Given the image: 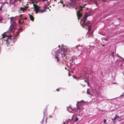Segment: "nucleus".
<instances>
[{
  "label": "nucleus",
  "instance_id": "f257e3e1",
  "mask_svg": "<svg viewBox=\"0 0 124 124\" xmlns=\"http://www.w3.org/2000/svg\"><path fill=\"white\" fill-rule=\"evenodd\" d=\"M60 53L61 54L62 57L63 58L64 57H65L66 52L62 49H59L57 51L54 52V54L53 53V54L55 56V57H57L59 56V54Z\"/></svg>",
  "mask_w": 124,
  "mask_h": 124
},
{
  "label": "nucleus",
  "instance_id": "f03ea898",
  "mask_svg": "<svg viewBox=\"0 0 124 124\" xmlns=\"http://www.w3.org/2000/svg\"><path fill=\"white\" fill-rule=\"evenodd\" d=\"M85 8V7L84 6H79L78 7V10L77 11V15L78 20L82 17V14L81 13L83 8Z\"/></svg>",
  "mask_w": 124,
  "mask_h": 124
},
{
  "label": "nucleus",
  "instance_id": "7ed1b4c3",
  "mask_svg": "<svg viewBox=\"0 0 124 124\" xmlns=\"http://www.w3.org/2000/svg\"><path fill=\"white\" fill-rule=\"evenodd\" d=\"M87 18V16L86 17H83V19H82L81 20L80 23L83 27H84V25L89 26L90 25V24H91V23H90V22L89 21H87L86 23H85Z\"/></svg>",
  "mask_w": 124,
  "mask_h": 124
},
{
  "label": "nucleus",
  "instance_id": "20e7f679",
  "mask_svg": "<svg viewBox=\"0 0 124 124\" xmlns=\"http://www.w3.org/2000/svg\"><path fill=\"white\" fill-rule=\"evenodd\" d=\"M84 101L82 100L81 101H78L77 102L76 106L77 108L76 109L79 110L80 111L84 109V108L82 107L83 105Z\"/></svg>",
  "mask_w": 124,
  "mask_h": 124
},
{
  "label": "nucleus",
  "instance_id": "39448f33",
  "mask_svg": "<svg viewBox=\"0 0 124 124\" xmlns=\"http://www.w3.org/2000/svg\"><path fill=\"white\" fill-rule=\"evenodd\" d=\"M33 5L34 8L35 9V10L36 11L35 12L36 13H37L39 12L42 13L45 11V10H41L40 7L37 5L35 4H33Z\"/></svg>",
  "mask_w": 124,
  "mask_h": 124
},
{
  "label": "nucleus",
  "instance_id": "423d86ee",
  "mask_svg": "<svg viewBox=\"0 0 124 124\" xmlns=\"http://www.w3.org/2000/svg\"><path fill=\"white\" fill-rule=\"evenodd\" d=\"M16 24H14V23L12 24L8 30L7 31L8 33L14 32L15 30L16 29Z\"/></svg>",
  "mask_w": 124,
  "mask_h": 124
},
{
  "label": "nucleus",
  "instance_id": "0eeeda50",
  "mask_svg": "<svg viewBox=\"0 0 124 124\" xmlns=\"http://www.w3.org/2000/svg\"><path fill=\"white\" fill-rule=\"evenodd\" d=\"M13 39H12L10 37H8L6 39L7 43L8 44H10L12 41H13Z\"/></svg>",
  "mask_w": 124,
  "mask_h": 124
},
{
  "label": "nucleus",
  "instance_id": "6e6552de",
  "mask_svg": "<svg viewBox=\"0 0 124 124\" xmlns=\"http://www.w3.org/2000/svg\"><path fill=\"white\" fill-rule=\"evenodd\" d=\"M15 19L14 17H12L10 18V22L12 24L15 23L16 24V23L15 21Z\"/></svg>",
  "mask_w": 124,
  "mask_h": 124
},
{
  "label": "nucleus",
  "instance_id": "1a4fd4ad",
  "mask_svg": "<svg viewBox=\"0 0 124 124\" xmlns=\"http://www.w3.org/2000/svg\"><path fill=\"white\" fill-rule=\"evenodd\" d=\"M23 19H22V18H21L18 21V23L21 25L23 24H24V22L23 21Z\"/></svg>",
  "mask_w": 124,
  "mask_h": 124
},
{
  "label": "nucleus",
  "instance_id": "9d476101",
  "mask_svg": "<svg viewBox=\"0 0 124 124\" xmlns=\"http://www.w3.org/2000/svg\"><path fill=\"white\" fill-rule=\"evenodd\" d=\"M29 16L30 20L32 21H33L34 19V17L32 15H31L30 14H29Z\"/></svg>",
  "mask_w": 124,
  "mask_h": 124
},
{
  "label": "nucleus",
  "instance_id": "9b49d317",
  "mask_svg": "<svg viewBox=\"0 0 124 124\" xmlns=\"http://www.w3.org/2000/svg\"><path fill=\"white\" fill-rule=\"evenodd\" d=\"M22 30V28H20L19 29L18 31L16 32V34L15 35H16V37H17L19 33V31Z\"/></svg>",
  "mask_w": 124,
  "mask_h": 124
},
{
  "label": "nucleus",
  "instance_id": "f8f14e48",
  "mask_svg": "<svg viewBox=\"0 0 124 124\" xmlns=\"http://www.w3.org/2000/svg\"><path fill=\"white\" fill-rule=\"evenodd\" d=\"M27 8V7H25V8H23L22 7H21L20 8V10H22L23 11V12H24V11L26 10V9Z\"/></svg>",
  "mask_w": 124,
  "mask_h": 124
},
{
  "label": "nucleus",
  "instance_id": "ddd939ff",
  "mask_svg": "<svg viewBox=\"0 0 124 124\" xmlns=\"http://www.w3.org/2000/svg\"><path fill=\"white\" fill-rule=\"evenodd\" d=\"M99 1H100V0H98ZM98 0H89V1L90 2H95V3L96 4L97 3V1Z\"/></svg>",
  "mask_w": 124,
  "mask_h": 124
},
{
  "label": "nucleus",
  "instance_id": "4468645a",
  "mask_svg": "<svg viewBox=\"0 0 124 124\" xmlns=\"http://www.w3.org/2000/svg\"><path fill=\"white\" fill-rule=\"evenodd\" d=\"M17 0H10V1L11 4H13L15 3Z\"/></svg>",
  "mask_w": 124,
  "mask_h": 124
},
{
  "label": "nucleus",
  "instance_id": "2eb2a0df",
  "mask_svg": "<svg viewBox=\"0 0 124 124\" xmlns=\"http://www.w3.org/2000/svg\"><path fill=\"white\" fill-rule=\"evenodd\" d=\"M90 15H91V14H90L89 13V12H88V13L85 14V15L83 17H86L87 16V17L90 16Z\"/></svg>",
  "mask_w": 124,
  "mask_h": 124
},
{
  "label": "nucleus",
  "instance_id": "dca6fc26",
  "mask_svg": "<svg viewBox=\"0 0 124 124\" xmlns=\"http://www.w3.org/2000/svg\"><path fill=\"white\" fill-rule=\"evenodd\" d=\"M91 24L90 25H89L88 27V33H89L90 32V30H91Z\"/></svg>",
  "mask_w": 124,
  "mask_h": 124
},
{
  "label": "nucleus",
  "instance_id": "f3484780",
  "mask_svg": "<svg viewBox=\"0 0 124 124\" xmlns=\"http://www.w3.org/2000/svg\"><path fill=\"white\" fill-rule=\"evenodd\" d=\"M93 33V32H92L90 31L89 33H88V32L87 33V35L88 34H89V36L88 37H89L91 36V35Z\"/></svg>",
  "mask_w": 124,
  "mask_h": 124
},
{
  "label": "nucleus",
  "instance_id": "a211bd4d",
  "mask_svg": "<svg viewBox=\"0 0 124 124\" xmlns=\"http://www.w3.org/2000/svg\"><path fill=\"white\" fill-rule=\"evenodd\" d=\"M110 1H116V0H109ZM109 1V0H101V1H103L104 2H108Z\"/></svg>",
  "mask_w": 124,
  "mask_h": 124
},
{
  "label": "nucleus",
  "instance_id": "6ab92c4d",
  "mask_svg": "<svg viewBox=\"0 0 124 124\" xmlns=\"http://www.w3.org/2000/svg\"><path fill=\"white\" fill-rule=\"evenodd\" d=\"M55 58L56 59L57 61V62H58L60 61V59L58 57H55Z\"/></svg>",
  "mask_w": 124,
  "mask_h": 124
},
{
  "label": "nucleus",
  "instance_id": "aec40b11",
  "mask_svg": "<svg viewBox=\"0 0 124 124\" xmlns=\"http://www.w3.org/2000/svg\"><path fill=\"white\" fill-rule=\"evenodd\" d=\"M117 119V117H116L115 116L114 117V118H112L111 119L112 120L113 122H114Z\"/></svg>",
  "mask_w": 124,
  "mask_h": 124
},
{
  "label": "nucleus",
  "instance_id": "412c9836",
  "mask_svg": "<svg viewBox=\"0 0 124 124\" xmlns=\"http://www.w3.org/2000/svg\"><path fill=\"white\" fill-rule=\"evenodd\" d=\"M114 52H112L111 54H110V55H111L113 57L114 56Z\"/></svg>",
  "mask_w": 124,
  "mask_h": 124
},
{
  "label": "nucleus",
  "instance_id": "4be33fe9",
  "mask_svg": "<svg viewBox=\"0 0 124 124\" xmlns=\"http://www.w3.org/2000/svg\"><path fill=\"white\" fill-rule=\"evenodd\" d=\"M84 82H87V84H88V86H89V82L88 81V80L87 81V80L86 79H85V81H84Z\"/></svg>",
  "mask_w": 124,
  "mask_h": 124
},
{
  "label": "nucleus",
  "instance_id": "5701e85b",
  "mask_svg": "<svg viewBox=\"0 0 124 124\" xmlns=\"http://www.w3.org/2000/svg\"><path fill=\"white\" fill-rule=\"evenodd\" d=\"M4 4H3V5H2L0 6V11L2 10V8L3 7V5H4Z\"/></svg>",
  "mask_w": 124,
  "mask_h": 124
},
{
  "label": "nucleus",
  "instance_id": "b1692460",
  "mask_svg": "<svg viewBox=\"0 0 124 124\" xmlns=\"http://www.w3.org/2000/svg\"><path fill=\"white\" fill-rule=\"evenodd\" d=\"M108 37H107L106 38H105L104 39V40H106V41H108Z\"/></svg>",
  "mask_w": 124,
  "mask_h": 124
},
{
  "label": "nucleus",
  "instance_id": "393cba45",
  "mask_svg": "<svg viewBox=\"0 0 124 124\" xmlns=\"http://www.w3.org/2000/svg\"><path fill=\"white\" fill-rule=\"evenodd\" d=\"M78 120V118L77 117L75 118V122H76Z\"/></svg>",
  "mask_w": 124,
  "mask_h": 124
},
{
  "label": "nucleus",
  "instance_id": "a878e982",
  "mask_svg": "<svg viewBox=\"0 0 124 124\" xmlns=\"http://www.w3.org/2000/svg\"><path fill=\"white\" fill-rule=\"evenodd\" d=\"M106 119H104V121H103L104 123L107 124V123L106 122Z\"/></svg>",
  "mask_w": 124,
  "mask_h": 124
},
{
  "label": "nucleus",
  "instance_id": "bb28decb",
  "mask_svg": "<svg viewBox=\"0 0 124 124\" xmlns=\"http://www.w3.org/2000/svg\"><path fill=\"white\" fill-rule=\"evenodd\" d=\"M123 96H124V92L120 96V97H123Z\"/></svg>",
  "mask_w": 124,
  "mask_h": 124
},
{
  "label": "nucleus",
  "instance_id": "cd10ccee",
  "mask_svg": "<svg viewBox=\"0 0 124 124\" xmlns=\"http://www.w3.org/2000/svg\"><path fill=\"white\" fill-rule=\"evenodd\" d=\"M74 60V56H72V61Z\"/></svg>",
  "mask_w": 124,
  "mask_h": 124
},
{
  "label": "nucleus",
  "instance_id": "c85d7f7f",
  "mask_svg": "<svg viewBox=\"0 0 124 124\" xmlns=\"http://www.w3.org/2000/svg\"><path fill=\"white\" fill-rule=\"evenodd\" d=\"M61 88H58V89H56V91L57 92L58 91H59V89Z\"/></svg>",
  "mask_w": 124,
  "mask_h": 124
},
{
  "label": "nucleus",
  "instance_id": "c756f323",
  "mask_svg": "<svg viewBox=\"0 0 124 124\" xmlns=\"http://www.w3.org/2000/svg\"><path fill=\"white\" fill-rule=\"evenodd\" d=\"M87 93L88 94H89V95H90V93H89V92H88V90H87Z\"/></svg>",
  "mask_w": 124,
  "mask_h": 124
},
{
  "label": "nucleus",
  "instance_id": "7c9ffc66",
  "mask_svg": "<svg viewBox=\"0 0 124 124\" xmlns=\"http://www.w3.org/2000/svg\"><path fill=\"white\" fill-rule=\"evenodd\" d=\"M2 20V18L1 17H0V22Z\"/></svg>",
  "mask_w": 124,
  "mask_h": 124
},
{
  "label": "nucleus",
  "instance_id": "2f4dec72",
  "mask_svg": "<svg viewBox=\"0 0 124 124\" xmlns=\"http://www.w3.org/2000/svg\"><path fill=\"white\" fill-rule=\"evenodd\" d=\"M60 3H61L63 4V1H60Z\"/></svg>",
  "mask_w": 124,
  "mask_h": 124
},
{
  "label": "nucleus",
  "instance_id": "473e14b6",
  "mask_svg": "<svg viewBox=\"0 0 124 124\" xmlns=\"http://www.w3.org/2000/svg\"><path fill=\"white\" fill-rule=\"evenodd\" d=\"M115 116L116 117H117V118H118L119 117V116H117L116 115Z\"/></svg>",
  "mask_w": 124,
  "mask_h": 124
},
{
  "label": "nucleus",
  "instance_id": "72a5a7b5",
  "mask_svg": "<svg viewBox=\"0 0 124 124\" xmlns=\"http://www.w3.org/2000/svg\"><path fill=\"white\" fill-rule=\"evenodd\" d=\"M71 74H70V73H69V76H71Z\"/></svg>",
  "mask_w": 124,
  "mask_h": 124
},
{
  "label": "nucleus",
  "instance_id": "f704fd0d",
  "mask_svg": "<svg viewBox=\"0 0 124 124\" xmlns=\"http://www.w3.org/2000/svg\"><path fill=\"white\" fill-rule=\"evenodd\" d=\"M73 117H72V118H71V119L70 120V119H69V120H73Z\"/></svg>",
  "mask_w": 124,
  "mask_h": 124
},
{
  "label": "nucleus",
  "instance_id": "c9c22d12",
  "mask_svg": "<svg viewBox=\"0 0 124 124\" xmlns=\"http://www.w3.org/2000/svg\"><path fill=\"white\" fill-rule=\"evenodd\" d=\"M78 9V8L77 7H75V9L76 10H77Z\"/></svg>",
  "mask_w": 124,
  "mask_h": 124
},
{
  "label": "nucleus",
  "instance_id": "e433bc0d",
  "mask_svg": "<svg viewBox=\"0 0 124 124\" xmlns=\"http://www.w3.org/2000/svg\"><path fill=\"white\" fill-rule=\"evenodd\" d=\"M73 78L75 79L76 78V77L74 76Z\"/></svg>",
  "mask_w": 124,
  "mask_h": 124
},
{
  "label": "nucleus",
  "instance_id": "4c0bfd02",
  "mask_svg": "<svg viewBox=\"0 0 124 124\" xmlns=\"http://www.w3.org/2000/svg\"><path fill=\"white\" fill-rule=\"evenodd\" d=\"M27 19V17H25V18H24V19L25 20H26Z\"/></svg>",
  "mask_w": 124,
  "mask_h": 124
},
{
  "label": "nucleus",
  "instance_id": "58836bf2",
  "mask_svg": "<svg viewBox=\"0 0 124 124\" xmlns=\"http://www.w3.org/2000/svg\"><path fill=\"white\" fill-rule=\"evenodd\" d=\"M47 0H42V1H47Z\"/></svg>",
  "mask_w": 124,
  "mask_h": 124
},
{
  "label": "nucleus",
  "instance_id": "ea45409f",
  "mask_svg": "<svg viewBox=\"0 0 124 124\" xmlns=\"http://www.w3.org/2000/svg\"><path fill=\"white\" fill-rule=\"evenodd\" d=\"M22 15H20V17H22Z\"/></svg>",
  "mask_w": 124,
  "mask_h": 124
},
{
  "label": "nucleus",
  "instance_id": "a19ab883",
  "mask_svg": "<svg viewBox=\"0 0 124 124\" xmlns=\"http://www.w3.org/2000/svg\"><path fill=\"white\" fill-rule=\"evenodd\" d=\"M63 4V7H64L65 6V4Z\"/></svg>",
  "mask_w": 124,
  "mask_h": 124
},
{
  "label": "nucleus",
  "instance_id": "79ce46f5",
  "mask_svg": "<svg viewBox=\"0 0 124 124\" xmlns=\"http://www.w3.org/2000/svg\"><path fill=\"white\" fill-rule=\"evenodd\" d=\"M86 5V4H84L83 6H84L85 7V6Z\"/></svg>",
  "mask_w": 124,
  "mask_h": 124
},
{
  "label": "nucleus",
  "instance_id": "37998d69",
  "mask_svg": "<svg viewBox=\"0 0 124 124\" xmlns=\"http://www.w3.org/2000/svg\"><path fill=\"white\" fill-rule=\"evenodd\" d=\"M70 0V1H72H72H74H74H76V0Z\"/></svg>",
  "mask_w": 124,
  "mask_h": 124
},
{
  "label": "nucleus",
  "instance_id": "c03bdc74",
  "mask_svg": "<svg viewBox=\"0 0 124 124\" xmlns=\"http://www.w3.org/2000/svg\"><path fill=\"white\" fill-rule=\"evenodd\" d=\"M105 46V45L104 44H103L102 45V46Z\"/></svg>",
  "mask_w": 124,
  "mask_h": 124
},
{
  "label": "nucleus",
  "instance_id": "a18cd8bd",
  "mask_svg": "<svg viewBox=\"0 0 124 124\" xmlns=\"http://www.w3.org/2000/svg\"><path fill=\"white\" fill-rule=\"evenodd\" d=\"M65 69H66V70H67V68H66V67L65 68Z\"/></svg>",
  "mask_w": 124,
  "mask_h": 124
},
{
  "label": "nucleus",
  "instance_id": "49530a36",
  "mask_svg": "<svg viewBox=\"0 0 124 124\" xmlns=\"http://www.w3.org/2000/svg\"><path fill=\"white\" fill-rule=\"evenodd\" d=\"M58 47H61V46H60V45H59V46H58Z\"/></svg>",
  "mask_w": 124,
  "mask_h": 124
},
{
  "label": "nucleus",
  "instance_id": "de8ad7c7",
  "mask_svg": "<svg viewBox=\"0 0 124 124\" xmlns=\"http://www.w3.org/2000/svg\"><path fill=\"white\" fill-rule=\"evenodd\" d=\"M67 59V57L66 56L65 57V59Z\"/></svg>",
  "mask_w": 124,
  "mask_h": 124
},
{
  "label": "nucleus",
  "instance_id": "09e8293b",
  "mask_svg": "<svg viewBox=\"0 0 124 124\" xmlns=\"http://www.w3.org/2000/svg\"><path fill=\"white\" fill-rule=\"evenodd\" d=\"M122 58V59H123V60L124 62V60Z\"/></svg>",
  "mask_w": 124,
  "mask_h": 124
},
{
  "label": "nucleus",
  "instance_id": "8fccbe9b",
  "mask_svg": "<svg viewBox=\"0 0 124 124\" xmlns=\"http://www.w3.org/2000/svg\"><path fill=\"white\" fill-rule=\"evenodd\" d=\"M76 48H78L77 47V46H76Z\"/></svg>",
  "mask_w": 124,
  "mask_h": 124
},
{
  "label": "nucleus",
  "instance_id": "3c124183",
  "mask_svg": "<svg viewBox=\"0 0 124 124\" xmlns=\"http://www.w3.org/2000/svg\"><path fill=\"white\" fill-rule=\"evenodd\" d=\"M57 0H54V1H56Z\"/></svg>",
  "mask_w": 124,
  "mask_h": 124
},
{
  "label": "nucleus",
  "instance_id": "603ef678",
  "mask_svg": "<svg viewBox=\"0 0 124 124\" xmlns=\"http://www.w3.org/2000/svg\"><path fill=\"white\" fill-rule=\"evenodd\" d=\"M63 123H64V124H65V122H63Z\"/></svg>",
  "mask_w": 124,
  "mask_h": 124
},
{
  "label": "nucleus",
  "instance_id": "864d4df0",
  "mask_svg": "<svg viewBox=\"0 0 124 124\" xmlns=\"http://www.w3.org/2000/svg\"><path fill=\"white\" fill-rule=\"evenodd\" d=\"M3 38H4V37H3Z\"/></svg>",
  "mask_w": 124,
  "mask_h": 124
}]
</instances>
